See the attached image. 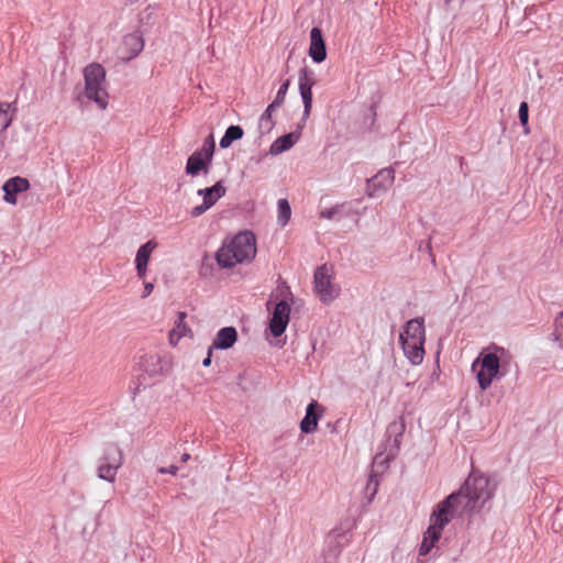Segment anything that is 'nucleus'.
Returning a JSON list of instances; mask_svg holds the SVG:
<instances>
[{"label":"nucleus","mask_w":563,"mask_h":563,"mask_svg":"<svg viewBox=\"0 0 563 563\" xmlns=\"http://www.w3.org/2000/svg\"><path fill=\"white\" fill-rule=\"evenodd\" d=\"M496 485L485 475L471 474L459 492L450 494L444 500L451 499L444 507L454 518L464 512H477L495 492Z\"/></svg>","instance_id":"1"},{"label":"nucleus","mask_w":563,"mask_h":563,"mask_svg":"<svg viewBox=\"0 0 563 563\" xmlns=\"http://www.w3.org/2000/svg\"><path fill=\"white\" fill-rule=\"evenodd\" d=\"M256 255V239L250 231L238 233L225 241L216 254L218 264L231 268L236 264L251 262Z\"/></svg>","instance_id":"2"},{"label":"nucleus","mask_w":563,"mask_h":563,"mask_svg":"<svg viewBox=\"0 0 563 563\" xmlns=\"http://www.w3.org/2000/svg\"><path fill=\"white\" fill-rule=\"evenodd\" d=\"M405 356L412 365H419L424 356L426 330L423 318H415L406 323L399 334Z\"/></svg>","instance_id":"3"},{"label":"nucleus","mask_w":563,"mask_h":563,"mask_svg":"<svg viewBox=\"0 0 563 563\" xmlns=\"http://www.w3.org/2000/svg\"><path fill=\"white\" fill-rule=\"evenodd\" d=\"M84 97L95 102L100 110L109 104V93L106 85V69L101 64L91 63L84 68Z\"/></svg>","instance_id":"4"},{"label":"nucleus","mask_w":563,"mask_h":563,"mask_svg":"<svg viewBox=\"0 0 563 563\" xmlns=\"http://www.w3.org/2000/svg\"><path fill=\"white\" fill-rule=\"evenodd\" d=\"M451 499L452 498L439 503L437 508L431 514L430 526L424 532L419 549L420 555H426L431 551V549L441 538L442 530L444 529V527L454 519V517L446 509H444V507H446V505L450 504Z\"/></svg>","instance_id":"5"},{"label":"nucleus","mask_w":563,"mask_h":563,"mask_svg":"<svg viewBox=\"0 0 563 563\" xmlns=\"http://www.w3.org/2000/svg\"><path fill=\"white\" fill-rule=\"evenodd\" d=\"M122 464L123 453L120 446L114 443L107 445L100 459V464L97 467L98 478L113 484Z\"/></svg>","instance_id":"6"},{"label":"nucleus","mask_w":563,"mask_h":563,"mask_svg":"<svg viewBox=\"0 0 563 563\" xmlns=\"http://www.w3.org/2000/svg\"><path fill=\"white\" fill-rule=\"evenodd\" d=\"M481 364V369L477 373V382L482 390H486L497 376L500 367L499 357L495 353H487L477 358L472 368L475 369L477 364Z\"/></svg>","instance_id":"7"},{"label":"nucleus","mask_w":563,"mask_h":563,"mask_svg":"<svg viewBox=\"0 0 563 563\" xmlns=\"http://www.w3.org/2000/svg\"><path fill=\"white\" fill-rule=\"evenodd\" d=\"M313 284L317 295L324 303L333 301L339 296V288L332 283L330 269L327 265L316 269Z\"/></svg>","instance_id":"8"},{"label":"nucleus","mask_w":563,"mask_h":563,"mask_svg":"<svg viewBox=\"0 0 563 563\" xmlns=\"http://www.w3.org/2000/svg\"><path fill=\"white\" fill-rule=\"evenodd\" d=\"M227 192L225 187L221 181H218L212 187L199 189L198 195L202 196V203L194 207L190 211L192 217H199L209 210L216 202L222 198Z\"/></svg>","instance_id":"9"},{"label":"nucleus","mask_w":563,"mask_h":563,"mask_svg":"<svg viewBox=\"0 0 563 563\" xmlns=\"http://www.w3.org/2000/svg\"><path fill=\"white\" fill-rule=\"evenodd\" d=\"M290 306L287 301L282 300L276 303L273 316L269 321V330L274 336L282 335L289 322Z\"/></svg>","instance_id":"10"},{"label":"nucleus","mask_w":563,"mask_h":563,"mask_svg":"<svg viewBox=\"0 0 563 563\" xmlns=\"http://www.w3.org/2000/svg\"><path fill=\"white\" fill-rule=\"evenodd\" d=\"M30 186L31 185L27 178L21 176L9 178L2 186V190L4 192L3 200L9 205H16V196L29 190Z\"/></svg>","instance_id":"11"},{"label":"nucleus","mask_w":563,"mask_h":563,"mask_svg":"<svg viewBox=\"0 0 563 563\" xmlns=\"http://www.w3.org/2000/svg\"><path fill=\"white\" fill-rule=\"evenodd\" d=\"M158 246L155 240H148L141 245L135 255V269L140 278H145L147 273V264L153 251Z\"/></svg>","instance_id":"12"},{"label":"nucleus","mask_w":563,"mask_h":563,"mask_svg":"<svg viewBox=\"0 0 563 563\" xmlns=\"http://www.w3.org/2000/svg\"><path fill=\"white\" fill-rule=\"evenodd\" d=\"M309 56L316 63H322L327 57L325 42L319 27L310 31Z\"/></svg>","instance_id":"13"},{"label":"nucleus","mask_w":563,"mask_h":563,"mask_svg":"<svg viewBox=\"0 0 563 563\" xmlns=\"http://www.w3.org/2000/svg\"><path fill=\"white\" fill-rule=\"evenodd\" d=\"M394 169L384 168L379 170L368 184V196L373 197L379 191H385L394 183Z\"/></svg>","instance_id":"14"},{"label":"nucleus","mask_w":563,"mask_h":563,"mask_svg":"<svg viewBox=\"0 0 563 563\" xmlns=\"http://www.w3.org/2000/svg\"><path fill=\"white\" fill-rule=\"evenodd\" d=\"M238 340L236 329L233 327H225L218 331L211 349L214 350H228L234 345Z\"/></svg>","instance_id":"15"},{"label":"nucleus","mask_w":563,"mask_h":563,"mask_svg":"<svg viewBox=\"0 0 563 563\" xmlns=\"http://www.w3.org/2000/svg\"><path fill=\"white\" fill-rule=\"evenodd\" d=\"M144 47L143 40L140 35L132 33L128 34L123 38V48L126 53H122L123 58L130 60L137 56Z\"/></svg>","instance_id":"16"},{"label":"nucleus","mask_w":563,"mask_h":563,"mask_svg":"<svg viewBox=\"0 0 563 563\" xmlns=\"http://www.w3.org/2000/svg\"><path fill=\"white\" fill-rule=\"evenodd\" d=\"M319 408V404L316 400H312L307 409H306V416L300 422V430L303 433H312L316 431L318 427V421L320 419V415L316 413V409Z\"/></svg>","instance_id":"17"},{"label":"nucleus","mask_w":563,"mask_h":563,"mask_svg":"<svg viewBox=\"0 0 563 563\" xmlns=\"http://www.w3.org/2000/svg\"><path fill=\"white\" fill-rule=\"evenodd\" d=\"M187 314L184 311H179L177 314V320L175 322V327L169 332V343L176 346L179 340L187 334L191 333L190 328L186 324L185 319Z\"/></svg>","instance_id":"18"},{"label":"nucleus","mask_w":563,"mask_h":563,"mask_svg":"<svg viewBox=\"0 0 563 563\" xmlns=\"http://www.w3.org/2000/svg\"><path fill=\"white\" fill-rule=\"evenodd\" d=\"M298 140L299 135L295 132L285 134L273 142L269 148V153L272 155H279L283 152L291 148L297 143Z\"/></svg>","instance_id":"19"},{"label":"nucleus","mask_w":563,"mask_h":563,"mask_svg":"<svg viewBox=\"0 0 563 563\" xmlns=\"http://www.w3.org/2000/svg\"><path fill=\"white\" fill-rule=\"evenodd\" d=\"M388 457L383 453L375 455L373 461V474L369 475L367 483V489H372V497L376 494L378 487V481L375 478L377 472H383L387 467Z\"/></svg>","instance_id":"20"},{"label":"nucleus","mask_w":563,"mask_h":563,"mask_svg":"<svg viewBox=\"0 0 563 563\" xmlns=\"http://www.w3.org/2000/svg\"><path fill=\"white\" fill-rule=\"evenodd\" d=\"M140 366L150 376L159 374L163 369L162 361L158 354H146L141 357Z\"/></svg>","instance_id":"21"},{"label":"nucleus","mask_w":563,"mask_h":563,"mask_svg":"<svg viewBox=\"0 0 563 563\" xmlns=\"http://www.w3.org/2000/svg\"><path fill=\"white\" fill-rule=\"evenodd\" d=\"M206 161L207 159H205L202 157L201 152H195L187 159L186 173L188 175L195 176V175L199 174V172L203 170L207 174L208 168L206 165Z\"/></svg>","instance_id":"22"},{"label":"nucleus","mask_w":563,"mask_h":563,"mask_svg":"<svg viewBox=\"0 0 563 563\" xmlns=\"http://www.w3.org/2000/svg\"><path fill=\"white\" fill-rule=\"evenodd\" d=\"M243 129L240 125H231L227 129L224 135L220 140V147L228 148L234 141L242 139Z\"/></svg>","instance_id":"23"},{"label":"nucleus","mask_w":563,"mask_h":563,"mask_svg":"<svg viewBox=\"0 0 563 563\" xmlns=\"http://www.w3.org/2000/svg\"><path fill=\"white\" fill-rule=\"evenodd\" d=\"M277 107H273V103L268 104L266 110L263 112L258 120V130L261 134H266L272 131L274 128V121L272 119V113Z\"/></svg>","instance_id":"24"},{"label":"nucleus","mask_w":563,"mask_h":563,"mask_svg":"<svg viewBox=\"0 0 563 563\" xmlns=\"http://www.w3.org/2000/svg\"><path fill=\"white\" fill-rule=\"evenodd\" d=\"M277 208H278L277 222L282 227H285L287 224V222L289 221L290 216H291L290 205H289L287 199L282 198L277 202Z\"/></svg>","instance_id":"25"},{"label":"nucleus","mask_w":563,"mask_h":563,"mask_svg":"<svg viewBox=\"0 0 563 563\" xmlns=\"http://www.w3.org/2000/svg\"><path fill=\"white\" fill-rule=\"evenodd\" d=\"M10 107L11 103H0V136H2L3 132L10 126L12 122V115L9 113Z\"/></svg>","instance_id":"26"},{"label":"nucleus","mask_w":563,"mask_h":563,"mask_svg":"<svg viewBox=\"0 0 563 563\" xmlns=\"http://www.w3.org/2000/svg\"><path fill=\"white\" fill-rule=\"evenodd\" d=\"M314 73L308 67H303L299 71V88L312 89L314 86Z\"/></svg>","instance_id":"27"},{"label":"nucleus","mask_w":563,"mask_h":563,"mask_svg":"<svg viewBox=\"0 0 563 563\" xmlns=\"http://www.w3.org/2000/svg\"><path fill=\"white\" fill-rule=\"evenodd\" d=\"M303 102V118H308L312 107V89L299 88Z\"/></svg>","instance_id":"28"},{"label":"nucleus","mask_w":563,"mask_h":563,"mask_svg":"<svg viewBox=\"0 0 563 563\" xmlns=\"http://www.w3.org/2000/svg\"><path fill=\"white\" fill-rule=\"evenodd\" d=\"M289 85H290V82H289V80H288V79H287V80H285V81L280 85V87H279V89H278V91H277V95H276V97H275V100L272 102V103H273V107H280V106L284 103V101H285V97H286V93H287V90H288V88H289Z\"/></svg>","instance_id":"29"},{"label":"nucleus","mask_w":563,"mask_h":563,"mask_svg":"<svg viewBox=\"0 0 563 563\" xmlns=\"http://www.w3.org/2000/svg\"><path fill=\"white\" fill-rule=\"evenodd\" d=\"M528 119H529L528 103L526 101H522L519 106V121L522 124V126L528 125Z\"/></svg>","instance_id":"30"},{"label":"nucleus","mask_w":563,"mask_h":563,"mask_svg":"<svg viewBox=\"0 0 563 563\" xmlns=\"http://www.w3.org/2000/svg\"><path fill=\"white\" fill-rule=\"evenodd\" d=\"M340 206H335L329 209H324L320 211V218L331 220L339 212Z\"/></svg>","instance_id":"31"},{"label":"nucleus","mask_w":563,"mask_h":563,"mask_svg":"<svg viewBox=\"0 0 563 563\" xmlns=\"http://www.w3.org/2000/svg\"><path fill=\"white\" fill-rule=\"evenodd\" d=\"M214 148H216V144H205L203 143V146L202 148L199 151L202 153V156L205 155L206 156V159L208 162H210L212 159V156H213V153H214Z\"/></svg>","instance_id":"32"},{"label":"nucleus","mask_w":563,"mask_h":563,"mask_svg":"<svg viewBox=\"0 0 563 563\" xmlns=\"http://www.w3.org/2000/svg\"><path fill=\"white\" fill-rule=\"evenodd\" d=\"M177 471H178V467L175 466V465H170L169 467H161L158 470V472L161 474H165V473H168V474H172V475H176L177 474Z\"/></svg>","instance_id":"33"},{"label":"nucleus","mask_w":563,"mask_h":563,"mask_svg":"<svg viewBox=\"0 0 563 563\" xmlns=\"http://www.w3.org/2000/svg\"><path fill=\"white\" fill-rule=\"evenodd\" d=\"M214 349H211V346L209 347L208 353H207V357L202 361V365L205 367L210 366V364H211V356H212V351Z\"/></svg>","instance_id":"34"},{"label":"nucleus","mask_w":563,"mask_h":563,"mask_svg":"<svg viewBox=\"0 0 563 563\" xmlns=\"http://www.w3.org/2000/svg\"><path fill=\"white\" fill-rule=\"evenodd\" d=\"M154 289V285L152 283H145L144 284V294H143V298L147 297Z\"/></svg>","instance_id":"35"},{"label":"nucleus","mask_w":563,"mask_h":563,"mask_svg":"<svg viewBox=\"0 0 563 563\" xmlns=\"http://www.w3.org/2000/svg\"><path fill=\"white\" fill-rule=\"evenodd\" d=\"M555 325L556 328H563V312L555 319Z\"/></svg>","instance_id":"36"},{"label":"nucleus","mask_w":563,"mask_h":563,"mask_svg":"<svg viewBox=\"0 0 563 563\" xmlns=\"http://www.w3.org/2000/svg\"><path fill=\"white\" fill-rule=\"evenodd\" d=\"M205 144H210V145L216 144V143H214V139H213V135H212V134H210V135L205 140Z\"/></svg>","instance_id":"37"},{"label":"nucleus","mask_w":563,"mask_h":563,"mask_svg":"<svg viewBox=\"0 0 563 563\" xmlns=\"http://www.w3.org/2000/svg\"><path fill=\"white\" fill-rule=\"evenodd\" d=\"M190 459V454L189 453H184L180 457V461L183 463H186L188 460Z\"/></svg>","instance_id":"38"},{"label":"nucleus","mask_w":563,"mask_h":563,"mask_svg":"<svg viewBox=\"0 0 563 563\" xmlns=\"http://www.w3.org/2000/svg\"><path fill=\"white\" fill-rule=\"evenodd\" d=\"M3 147V141L2 137H0V150Z\"/></svg>","instance_id":"39"},{"label":"nucleus","mask_w":563,"mask_h":563,"mask_svg":"<svg viewBox=\"0 0 563 563\" xmlns=\"http://www.w3.org/2000/svg\"><path fill=\"white\" fill-rule=\"evenodd\" d=\"M0 258H2V253H0Z\"/></svg>","instance_id":"40"}]
</instances>
